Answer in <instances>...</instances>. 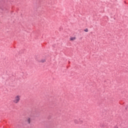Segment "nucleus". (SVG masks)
I'll use <instances>...</instances> for the list:
<instances>
[{
    "instance_id": "1",
    "label": "nucleus",
    "mask_w": 128,
    "mask_h": 128,
    "mask_svg": "<svg viewBox=\"0 0 128 128\" xmlns=\"http://www.w3.org/2000/svg\"><path fill=\"white\" fill-rule=\"evenodd\" d=\"M20 98H22V96L20 95H16L13 100V102L14 104H18L20 100Z\"/></svg>"
},
{
    "instance_id": "2",
    "label": "nucleus",
    "mask_w": 128,
    "mask_h": 128,
    "mask_svg": "<svg viewBox=\"0 0 128 128\" xmlns=\"http://www.w3.org/2000/svg\"><path fill=\"white\" fill-rule=\"evenodd\" d=\"M26 122L28 124H30V122H32V118L28 117L26 120Z\"/></svg>"
},
{
    "instance_id": "3",
    "label": "nucleus",
    "mask_w": 128,
    "mask_h": 128,
    "mask_svg": "<svg viewBox=\"0 0 128 128\" xmlns=\"http://www.w3.org/2000/svg\"><path fill=\"white\" fill-rule=\"evenodd\" d=\"M76 40V36H71L70 38V42H74Z\"/></svg>"
},
{
    "instance_id": "4",
    "label": "nucleus",
    "mask_w": 128,
    "mask_h": 128,
    "mask_svg": "<svg viewBox=\"0 0 128 128\" xmlns=\"http://www.w3.org/2000/svg\"><path fill=\"white\" fill-rule=\"evenodd\" d=\"M74 124H78V120H74Z\"/></svg>"
},
{
    "instance_id": "5",
    "label": "nucleus",
    "mask_w": 128,
    "mask_h": 128,
    "mask_svg": "<svg viewBox=\"0 0 128 128\" xmlns=\"http://www.w3.org/2000/svg\"><path fill=\"white\" fill-rule=\"evenodd\" d=\"M84 32H88V29L86 28L84 30Z\"/></svg>"
},
{
    "instance_id": "6",
    "label": "nucleus",
    "mask_w": 128,
    "mask_h": 128,
    "mask_svg": "<svg viewBox=\"0 0 128 128\" xmlns=\"http://www.w3.org/2000/svg\"><path fill=\"white\" fill-rule=\"evenodd\" d=\"M43 62H46V60H44Z\"/></svg>"
}]
</instances>
